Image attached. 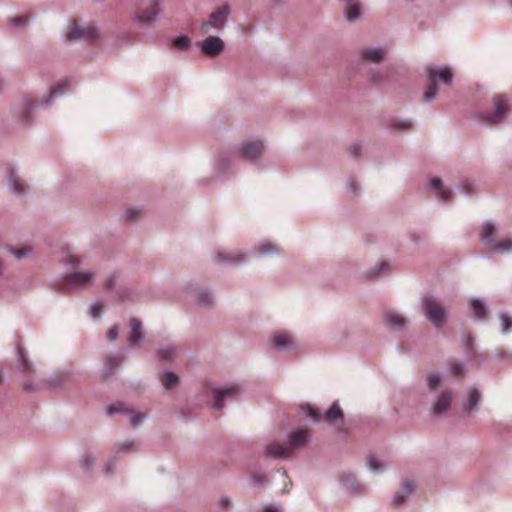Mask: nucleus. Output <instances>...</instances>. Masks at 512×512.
<instances>
[{"label": "nucleus", "mask_w": 512, "mask_h": 512, "mask_svg": "<svg viewBox=\"0 0 512 512\" xmlns=\"http://www.w3.org/2000/svg\"><path fill=\"white\" fill-rule=\"evenodd\" d=\"M309 440V432L307 429H299L292 432L288 442L272 443L267 446V455L274 458H287L292 455L295 449L304 446Z\"/></svg>", "instance_id": "1"}, {"label": "nucleus", "mask_w": 512, "mask_h": 512, "mask_svg": "<svg viewBox=\"0 0 512 512\" xmlns=\"http://www.w3.org/2000/svg\"><path fill=\"white\" fill-rule=\"evenodd\" d=\"M428 75V86L426 91L424 92L423 98L425 101H431L435 98L438 92L437 81H441L444 84H449L452 81L453 74L450 68H433L427 67L426 69Z\"/></svg>", "instance_id": "2"}, {"label": "nucleus", "mask_w": 512, "mask_h": 512, "mask_svg": "<svg viewBox=\"0 0 512 512\" xmlns=\"http://www.w3.org/2000/svg\"><path fill=\"white\" fill-rule=\"evenodd\" d=\"M426 317L436 327H441L446 319V310L444 306L433 297H425L422 301Z\"/></svg>", "instance_id": "3"}, {"label": "nucleus", "mask_w": 512, "mask_h": 512, "mask_svg": "<svg viewBox=\"0 0 512 512\" xmlns=\"http://www.w3.org/2000/svg\"><path fill=\"white\" fill-rule=\"evenodd\" d=\"M494 112L485 113L481 119L487 124H497L502 121L509 112L508 101L503 95H496L493 98Z\"/></svg>", "instance_id": "4"}, {"label": "nucleus", "mask_w": 512, "mask_h": 512, "mask_svg": "<svg viewBox=\"0 0 512 512\" xmlns=\"http://www.w3.org/2000/svg\"><path fill=\"white\" fill-rule=\"evenodd\" d=\"M495 227L486 223L481 231L480 237L483 241H486V246L491 251L504 252L512 249V240L505 238L499 242H495L491 237L494 233Z\"/></svg>", "instance_id": "5"}, {"label": "nucleus", "mask_w": 512, "mask_h": 512, "mask_svg": "<svg viewBox=\"0 0 512 512\" xmlns=\"http://www.w3.org/2000/svg\"><path fill=\"white\" fill-rule=\"evenodd\" d=\"M230 13L229 5L225 4L218 8L216 11L212 12L210 15V19L208 21H203L200 27L201 34H207L210 31V28L221 29L227 19V16Z\"/></svg>", "instance_id": "6"}, {"label": "nucleus", "mask_w": 512, "mask_h": 512, "mask_svg": "<svg viewBox=\"0 0 512 512\" xmlns=\"http://www.w3.org/2000/svg\"><path fill=\"white\" fill-rule=\"evenodd\" d=\"M98 37L97 29L93 25L82 26L72 20L68 27L67 38L70 40L84 39L93 41Z\"/></svg>", "instance_id": "7"}, {"label": "nucleus", "mask_w": 512, "mask_h": 512, "mask_svg": "<svg viewBox=\"0 0 512 512\" xmlns=\"http://www.w3.org/2000/svg\"><path fill=\"white\" fill-rule=\"evenodd\" d=\"M307 415L311 417L314 421L324 420L328 423H333L338 420L342 421L344 418L343 411L341 410L337 402L333 403V405L326 411L324 415H322L318 409L308 407Z\"/></svg>", "instance_id": "8"}, {"label": "nucleus", "mask_w": 512, "mask_h": 512, "mask_svg": "<svg viewBox=\"0 0 512 512\" xmlns=\"http://www.w3.org/2000/svg\"><path fill=\"white\" fill-rule=\"evenodd\" d=\"M93 281V274L89 272H77L67 275L62 282V289L85 287Z\"/></svg>", "instance_id": "9"}, {"label": "nucleus", "mask_w": 512, "mask_h": 512, "mask_svg": "<svg viewBox=\"0 0 512 512\" xmlns=\"http://www.w3.org/2000/svg\"><path fill=\"white\" fill-rule=\"evenodd\" d=\"M201 49L208 56H216L223 51L224 43L218 37L209 36L201 43Z\"/></svg>", "instance_id": "10"}, {"label": "nucleus", "mask_w": 512, "mask_h": 512, "mask_svg": "<svg viewBox=\"0 0 512 512\" xmlns=\"http://www.w3.org/2000/svg\"><path fill=\"white\" fill-rule=\"evenodd\" d=\"M240 392V388L237 385H231L224 389H216L214 390V407L216 409H222L224 404V399L235 398Z\"/></svg>", "instance_id": "11"}, {"label": "nucleus", "mask_w": 512, "mask_h": 512, "mask_svg": "<svg viewBox=\"0 0 512 512\" xmlns=\"http://www.w3.org/2000/svg\"><path fill=\"white\" fill-rule=\"evenodd\" d=\"M264 150V145L261 141L246 142L242 145L240 152L241 155L249 160L259 157Z\"/></svg>", "instance_id": "12"}, {"label": "nucleus", "mask_w": 512, "mask_h": 512, "mask_svg": "<svg viewBox=\"0 0 512 512\" xmlns=\"http://www.w3.org/2000/svg\"><path fill=\"white\" fill-rule=\"evenodd\" d=\"M271 343L274 348L283 350L293 347L294 340L289 332L279 331L273 334Z\"/></svg>", "instance_id": "13"}, {"label": "nucleus", "mask_w": 512, "mask_h": 512, "mask_svg": "<svg viewBox=\"0 0 512 512\" xmlns=\"http://www.w3.org/2000/svg\"><path fill=\"white\" fill-rule=\"evenodd\" d=\"M159 11H160V1L153 0V2L150 4V6L146 10L140 12L137 15V19L139 22H142V23H150L155 20Z\"/></svg>", "instance_id": "14"}, {"label": "nucleus", "mask_w": 512, "mask_h": 512, "mask_svg": "<svg viewBox=\"0 0 512 512\" xmlns=\"http://www.w3.org/2000/svg\"><path fill=\"white\" fill-rule=\"evenodd\" d=\"M386 50L376 48H365L361 51V57L365 61L380 63L386 55Z\"/></svg>", "instance_id": "15"}, {"label": "nucleus", "mask_w": 512, "mask_h": 512, "mask_svg": "<svg viewBox=\"0 0 512 512\" xmlns=\"http://www.w3.org/2000/svg\"><path fill=\"white\" fill-rule=\"evenodd\" d=\"M452 400V394L450 391L443 392L434 404L433 412L435 414H441L449 409Z\"/></svg>", "instance_id": "16"}, {"label": "nucleus", "mask_w": 512, "mask_h": 512, "mask_svg": "<svg viewBox=\"0 0 512 512\" xmlns=\"http://www.w3.org/2000/svg\"><path fill=\"white\" fill-rule=\"evenodd\" d=\"M131 333L129 335V342L135 345L142 338V324L137 318L130 319Z\"/></svg>", "instance_id": "17"}, {"label": "nucleus", "mask_w": 512, "mask_h": 512, "mask_svg": "<svg viewBox=\"0 0 512 512\" xmlns=\"http://www.w3.org/2000/svg\"><path fill=\"white\" fill-rule=\"evenodd\" d=\"M415 489V484L413 481L411 480H405L403 482V487H402V491L397 493L394 497V504L396 506L402 504L404 501H405V498L414 491Z\"/></svg>", "instance_id": "18"}, {"label": "nucleus", "mask_w": 512, "mask_h": 512, "mask_svg": "<svg viewBox=\"0 0 512 512\" xmlns=\"http://www.w3.org/2000/svg\"><path fill=\"white\" fill-rule=\"evenodd\" d=\"M244 260V255L238 252L224 253L219 252L217 254V261L220 263L239 264Z\"/></svg>", "instance_id": "19"}, {"label": "nucleus", "mask_w": 512, "mask_h": 512, "mask_svg": "<svg viewBox=\"0 0 512 512\" xmlns=\"http://www.w3.org/2000/svg\"><path fill=\"white\" fill-rule=\"evenodd\" d=\"M431 186L436 190L437 197L443 201H447L452 197V192L443 188L442 182L439 178L431 180Z\"/></svg>", "instance_id": "20"}, {"label": "nucleus", "mask_w": 512, "mask_h": 512, "mask_svg": "<svg viewBox=\"0 0 512 512\" xmlns=\"http://www.w3.org/2000/svg\"><path fill=\"white\" fill-rule=\"evenodd\" d=\"M386 323L393 328H402L405 325V318L392 311L385 313Z\"/></svg>", "instance_id": "21"}, {"label": "nucleus", "mask_w": 512, "mask_h": 512, "mask_svg": "<svg viewBox=\"0 0 512 512\" xmlns=\"http://www.w3.org/2000/svg\"><path fill=\"white\" fill-rule=\"evenodd\" d=\"M350 3L349 7L346 10V18L348 21H355L360 16V6L357 2H353L354 0H346Z\"/></svg>", "instance_id": "22"}, {"label": "nucleus", "mask_w": 512, "mask_h": 512, "mask_svg": "<svg viewBox=\"0 0 512 512\" xmlns=\"http://www.w3.org/2000/svg\"><path fill=\"white\" fill-rule=\"evenodd\" d=\"M470 305L474 311L475 316L478 319H484L486 317V307L481 301L476 300V299H471Z\"/></svg>", "instance_id": "23"}, {"label": "nucleus", "mask_w": 512, "mask_h": 512, "mask_svg": "<svg viewBox=\"0 0 512 512\" xmlns=\"http://www.w3.org/2000/svg\"><path fill=\"white\" fill-rule=\"evenodd\" d=\"M10 182L14 187L16 193H23L26 190V184L15 174L13 170L10 171Z\"/></svg>", "instance_id": "24"}, {"label": "nucleus", "mask_w": 512, "mask_h": 512, "mask_svg": "<svg viewBox=\"0 0 512 512\" xmlns=\"http://www.w3.org/2000/svg\"><path fill=\"white\" fill-rule=\"evenodd\" d=\"M123 362V356L122 355H115V356H112L110 358H108V360L106 361V369H107V374H111L113 372V370L118 367L121 363Z\"/></svg>", "instance_id": "25"}, {"label": "nucleus", "mask_w": 512, "mask_h": 512, "mask_svg": "<svg viewBox=\"0 0 512 512\" xmlns=\"http://www.w3.org/2000/svg\"><path fill=\"white\" fill-rule=\"evenodd\" d=\"M161 382L166 389H171L178 383V377L173 373H165L161 376Z\"/></svg>", "instance_id": "26"}, {"label": "nucleus", "mask_w": 512, "mask_h": 512, "mask_svg": "<svg viewBox=\"0 0 512 512\" xmlns=\"http://www.w3.org/2000/svg\"><path fill=\"white\" fill-rule=\"evenodd\" d=\"M480 398H481V395H480L479 391L475 388L471 389V391L469 392L467 409L472 410V409L476 408V406L478 405V403L480 401Z\"/></svg>", "instance_id": "27"}, {"label": "nucleus", "mask_w": 512, "mask_h": 512, "mask_svg": "<svg viewBox=\"0 0 512 512\" xmlns=\"http://www.w3.org/2000/svg\"><path fill=\"white\" fill-rule=\"evenodd\" d=\"M191 40L187 36H179L173 40V46L179 50H188Z\"/></svg>", "instance_id": "28"}, {"label": "nucleus", "mask_w": 512, "mask_h": 512, "mask_svg": "<svg viewBox=\"0 0 512 512\" xmlns=\"http://www.w3.org/2000/svg\"><path fill=\"white\" fill-rule=\"evenodd\" d=\"M68 89H69L68 81L67 80H63V81L59 82L56 86H54L51 89L50 97L51 98L57 97V96L63 94Z\"/></svg>", "instance_id": "29"}, {"label": "nucleus", "mask_w": 512, "mask_h": 512, "mask_svg": "<svg viewBox=\"0 0 512 512\" xmlns=\"http://www.w3.org/2000/svg\"><path fill=\"white\" fill-rule=\"evenodd\" d=\"M116 412L132 414V411L130 409H128L127 407H125L123 403H117V404H113V405H110L107 407L108 414H113Z\"/></svg>", "instance_id": "30"}, {"label": "nucleus", "mask_w": 512, "mask_h": 512, "mask_svg": "<svg viewBox=\"0 0 512 512\" xmlns=\"http://www.w3.org/2000/svg\"><path fill=\"white\" fill-rule=\"evenodd\" d=\"M9 251L17 258L21 259L23 257H26L30 254L31 248L30 247H23V248H13L10 247Z\"/></svg>", "instance_id": "31"}, {"label": "nucleus", "mask_w": 512, "mask_h": 512, "mask_svg": "<svg viewBox=\"0 0 512 512\" xmlns=\"http://www.w3.org/2000/svg\"><path fill=\"white\" fill-rule=\"evenodd\" d=\"M175 352L176 350L174 347H167L159 350L158 354L164 360H172Z\"/></svg>", "instance_id": "32"}, {"label": "nucleus", "mask_w": 512, "mask_h": 512, "mask_svg": "<svg viewBox=\"0 0 512 512\" xmlns=\"http://www.w3.org/2000/svg\"><path fill=\"white\" fill-rule=\"evenodd\" d=\"M500 320L502 324V330L504 332H508L512 328V319L506 314H501Z\"/></svg>", "instance_id": "33"}, {"label": "nucleus", "mask_w": 512, "mask_h": 512, "mask_svg": "<svg viewBox=\"0 0 512 512\" xmlns=\"http://www.w3.org/2000/svg\"><path fill=\"white\" fill-rule=\"evenodd\" d=\"M141 212L142 211L140 209H135V208L127 209L125 212L126 219L130 220V221L135 220L141 215Z\"/></svg>", "instance_id": "34"}, {"label": "nucleus", "mask_w": 512, "mask_h": 512, "mask_svg": "<svg viewBox=\"0 0 512 512\" xmlns=\"http://www.w3.org/2000/svg\"><path fill=\"white\" fill-rule=\"evenodd\" d=\"M441 378L438 374H432L428 378V386L430 389H435L439 386Z\"/></svg>", "instance_id": "35"}, {"label": "nucleus", "mask_w": 512, "mask_h": 512, "mask_svg": "<svg viewBox=\"0 0 512 512\" xmlns=\"http://www.w3.org/2000/svg\"><path fill=\"white\" fill-rule=\"evenodd\" d=\"M368 465L372 471H379L382 468V464L374 456L369 457Z\"/></svg>", "instance_id": "36"}, {"label": "nucleus", "mask_w": 512, "mask_h": 512, "mask_svg": "<svg viewBox=\"0 0 512 512\" xmlns=\"http://www.w3.org/2000/svg\"><path fill=\"white\" fill-rule=\"evenodd\" d=\"M275 250H276L275 246L271 243H264V244H261L259 247V251L262 254H269V253L274 252Z\"/></svg>", "instance_id": "37"}, {"label": "nucleus", "mask_w": 512, "mask_h": 512, "mask_svg": "<svg viewBox=\"0 0 512 512\" xmlns=\"http://www.w3.org/2000/svg\"><path fill=\"white\" fill-rule=\"evenodd\" d=\"M18 354H19V360H20V362L22 364L23 370L24 371H29L30 370V364H29L28 360L26 359L23 350L19 349Z\"/></svg>", "instance_id": "38"}, {"label": "nucleus", "mask_w": 512, "mask_h": 512, "mask_svg": "<svg viewBox=\"0 0 512 512\" xmlns=\"http://www.w3.org/2000/svg\"><path fill=\"white\" fill-rule=\"evenodd\" d=\"M198 302L203 305L211 304V296L207 292L200 293L198 296Z\"/></svg>", "instance_id": "39"}, {"label": "nucleus", "mask_w": 512, "mask_h": 512, "mask_svg": "<svg viewBox=\"0 0 512 512\" xmlns=\"http://www.w3.org/2000/svg\"><path fill=\"white\" fill-rule=\"evenodd\" d=\"M451 373L454 376H460L463 374V366L460 363L451 364Z\"/></svg>", "instance_id": "40"}, {"label": "nucleus", "mask_w": 512, "mask_h": 512, "mask_svg": "<svg viewBox=\"0 0 512 512\" xmlns=\"http://www.w3.org/2000/svg\"><path fill=\"white\" fill-rule=\"evenodd\" d=\"M144 415L142 413L132 414L130 417V422L133 427L137 426L142 422Z\"/></svg>", "instance_id": "41"}, {"label": "nucleus", "mask_w": 512, "mask_h": 512, "mask_svg": "<svg viewBox=\"0 0 512 512\" xmlns=\"http://www.w3.org/2000/svg\"><path fill=\"white\" fill-rule=\"evenodd\" d=\"M117 337H118V326L115 325V326L111 327L109 329V331L107 332V338L110 341H114L117 339Z\"/></svg>", "instance_id": "42"}, {"label": "nucleus", "mask_w": 512, "mask_h": 512, "mask_svg": "<svg viewBox=\"0 0 512 512\" xmlns=\"http://www.w3.org/2000/svg\"><path fill=\"white\" fill-rule=\"evenodd\" d=\"M102 310H103V306L99 303H96L94 305H92L91 307V314L94 318L100 316V314L102 313Z\"/></svg>", "instance_id": "43"}, {"label": "nucleus", "mask_w": 512, "mask_h": 512, "mask_svg": "<svg viewBox=\"0 0 512 512\" xmlns=\"http://www.w3.org/2000/svg\"><path fill=\"white\" fill-rule=\"evenodd\" d=\"M394 126L398 129V130H408L412 127V123L410 121H401V122H396L394 124Z\"/></svg>", "instance_id": "44"}, {"label": "nucleus", "mask_w": 512, "mask_h": 512, "mask_svg": "<svg viewBox=\"0 0 512 512\" xmlns=\"http://www.w3.org/2000/svg\"><path fill=\"white\" fill-rule=\"evenodd\" d=\"M28 21V18L26 16H18L14 17L11 22L14 26H19L22 24H25Z\"/></svg>", "instance_id": "45"}, {"label": "nucleus", "mask_w": 512, "mask_h": 512, "mask_svg": "<svg viewBox=\"0 0 512 512\" xmlns=\"http://www.w3.org/2000/svg\"><path fill=\"white\" fill-rule=\"evenodd\" d=\"M253 480L255 484H262L265 481V475L260 472L254 473Z\"/></svg>", "instance_id": "46"}, {"label": "nucleus", "mask_w": 512, "mask_h": 512, "mask_svg": "<svg viewBox=\"0 0 512 512\" xmlns=\"http://www.w3.org/2000/svg\"><path fill=\"white\" fill-rule=\"evenodd\" d=\"M349 151L353 157H358L361 151V146L354 144L349 148Z\"/></svg>", "instance_id": "47"}, {"label": "nucleus", "mask_w": 512, "mask_h": 512, "mask_svg": "<svg viewBox=\"0 0 512 512\" xmlns=\"http://www.w3.org/2000/svg\"><path fill=\"white\" fill-rule=\"evenodd\" d=\"M93 463H94V459L88 454H86L82 459V464L85 467H90L91 465H93Z\"/></svg>", "instance_id": "48"}, {"label": "nucleus", "mask_w": 512, "mask_h": 512, "mask_svg": "<svg viewBox=\"0 0 512 512\" xmlns=\"http://www.w3.org/2000/svg\"><path fill=\"white\" fill-rule=\"evenodd\" d=\"M261 512H280V511L278 510V508H276L272 505H269V506H266L265 508H263Z\"/></svg>", "instance_id": "49"}, {"label": "nucleus", "mask_w": 512, "mask_h": 512, "mask_svg": "<svg viewBox=\"0 0 512 512\" xmlns=\"http://www.w3.org/2000/svg\"><path fill=\"white\" fill-rule=\"evenodd\" d=\"M67 262H68L69 264H71V265L75 266V265H77V264L79 263V260H78V258H77L76 256H72V255H71V256H69V258H68V261H67Z\"/></svg>", "instance_id": "50"}, {"label": "nucleus", "mask_w": 512, "mask_h": 512, "mask_svg": "<svg viewBox=\"0 0 512 512\" xmlns=\"http://www.w3.org/2000/svg\"><path fill=\"white\" fill-rule=\"evenodd\" d=\"M463 189H464V191H465L467 194L472 193V184H470V183H465V184L463 185Z\"/></svg>", "instance_id": "51"}, {"label": "nucleus", "mask_w": 512, "mask_h": 512, "mask_svg": "<svg viewBox=\"0 0 512 512\" xmlns=\"http://www.w3.org/2000/svg\"><path fill=\"white\" fill-rule=\"evenodd\" d=\"M133 446V442H124L123 444H121V449L122 450H129L130 447Z\"/></svg>", "instance_id": "52"}, {"label": "nucleus", "mask_w": 512, "mask_h": 512, "mask_svg": "<svg viewBox=\"0 0 512 512\" xmlns=\"http://www.w3.org/2000/svg\"><path fill=\"white\" fill-rule=\"evenodd\" d=\"M372 80L375 83H380V82H382L383 79H382V76L380 74H375V75L372 76Z\"/></svg>", "instance_id": "53"}, {"label": "nucleus", "mask_w": 512, "mask_h": 512, "mask_svg": "<svg viewBox=\"0 0 512 512\" xmlns=\"http://www.w3.org/2000/svg\"><path fill=\"white\" fill-rule=\"evenodd\" d=\"M113 287V277H110L107 281H106V288L107 289H111Z\"/></svg>", "instance_id": "54"}, {"label": "nucleus", "mask_w": 512, "mask_h": 512, "mask_svg": "<svg viewBox=\"0 0 512 512\" xmlns=\"http://www.w3.org/2000/svg\"><path fill=\"white\" fill-rule=\"evenodd\" d=\"M387 268H388V264L387 263H385V262L381 263L380 266H379V273L383 272Z\"/></svg>", "instance_id": "55"}, {"label": "nucleus", "mask_w": 512, "mask_h": 512, "mask_svg": "<svg viewBox=\"0 0 512 512\" xmlns=\"http://www.w3.org/2000/svg\"><path fill=\"white\" fill-rule=\"evenodd\" d=\"M221 504L223 505V507H228L229 506V500L227 498H224L221 500Z\"/></svg>", "instance_id": "56"}, {"label": "nucleus", "mask_w": 512, "mask_h": 512, "mask_svg": "<svg viewBox=\"0 0 512 512\" xmlns=\"http://www.w3.org/2000/svg\"><path fill=\"white\" fill-rule=\"evenodd\" d=\"M338 429H339V431H344V428L342 426L339 427Z\"/></svg>", "instance_id": "57"}, {"label": "nucleus", "mask_w": 512, "mask_h": 512, "mask_svg": "<svg viewBox=\"0 0 512 512\" xmlns=\"http://www.w3.org/2000/svg\"><path fill=\"white\" fill-rule=\"evenodd\" d=\"M282 474H283V476H287L286 471H283Z\"/></svg>", "instance_id": "58"}, {"label": "nucleus", "mask_w": 512, "mask_h": 512, "mask_svg": "<svg viewBox=\"0 0 512 512\" xmlns=\"http://www.w3.org/2000/svg\"><path fill=\"white\" fill-rule=\"evenodd\" d=\"M511 4H512V0H511Z\"/></svg>", "instance_id": "59"}]
</instances>
